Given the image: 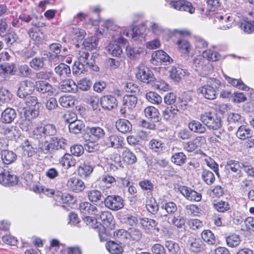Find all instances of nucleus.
Here are the masks:
<instances>
[{"instance_id":"nucleus-1","label":"nucleus","mask_w":254,"mask_h":254,"mask_svg":"<svg viewBox=\"0 0 254 254\" xmlns=\"http://www.w3.org/2000/svg\"><path fill=\"white\" fill-rule=\"evenodd\" d=\"M57 127L54 124H48L36 127L33 131L32 138L35 142L30 144L28 140L24 142L23 154L28 157L35 155L52 154L55 150L64 149L66 141L61 136H55Z\"/></svg>"},{"instance_id":"nucleus-2","label":"nucleus","mask_w":254,"mask_h":254,"mask_svg":"<svg viewBox=\"0 0 254 254\" xmlns=\"http://www.w3.org/2000/svg\"><path fill=\"white\" fill-rule=\"evenodd\" d=\"M220 85V80L211 78L208 80L207 84L197 89V92L207 99L213 100L216 98L217 91Z\"/></svg>"},{"instance_id":"nucleus-3","label":"nucleus","mask_w":254,"mask_h":254,"mask_svg":"<svg viewBox=\"0 0 254 254\" xmlns=\"http://www.w3.org/2000/svg\"><path fill=\"white\" fill-rule=\"evenodd\" d=\"M199 120L209 130H215L222 127L221 118L214 112H204L200 115Z\"/></svg>"},{"instance_id":"nucleus-4","label":"nucleus","mask_w":254,"mask_h":254,"mask_svg":"<svg viewBox=\"0 0 254 254\" xmlns=\"http://www.w3.org/2000/svg\"><path fill=\"white\" fill-rule=\"evenodd\" d=\"M225 168L234 181H239L243 176L244 174L240 169V163L238 161L228 160L225 165Z\"/></svg>"},{"instance_id":"nucleus-5","label":"nucleus","mask_w":254,"mask_h":254,"mask_svg":"<svg viewBox=\"0 0 254 254\" xmlns=\"http://www.w3.org/2000/svg\"><path fill=\"white\" fill-rule=\"evenodd\" d=\"M90 54L85 51H81L79 53V60L81 63L85 64V65L88 68L94 71H98L99 69V67L96 65V59H97L99 54L97 53H94L91 56L89 59Z\"/></svg>"},{"instance_id":"nucleus-6","label":"nucleus","mask_w":254,"mask_h":254,"mask_svg":"<svg viewBox=\"0 0 254 254\" xmlns=\"http://www.w3.org/2000/svg\"><path fill=\"white\" fill-rule=\"evenodd\" d=\"M104 203L109 209L117 211L124 206V200L119 195H110L105 197Z\"/></svg>"},{"instance_id":"nucleus-7","label":"nucleus","mask_w":254,"mask_h":254,"mask_svg":"<svg viewBox=\"0 0 254 254\" xmlns=\"http://www.w3.org/2000/svg\"><path fill=\"white\" fill-rule=\"evenodd\" d=\"M137 79L147 84H151L153 80L155 79L154 74L148 67L144 66L139 67L136 74Z\"/></svg>"},{"instance_id":"nucleus-8","label":"nucleus","mask_w":254,"mask_h":254,"mask_svg":"<svg viewBox=\"0 0 254 254\" xmlns=\"http://www.w3.org/2000/svg\"><path fill=\"white\" fill-rule=\"evenodd\" d=\"M35 84L33 82L26 79L20 83L17 95L21 98H25L30 95L34 90Z\"/></svg>"},{"instance_id":"nucleus-9","label":"nucleus","mask_w":254,"mask_h":254,"mask_svg":"<svg viewBox=\"0 0 254 254\" xmlns=\"http://www.w3.org/2000/svg\"><path fill=\"white\" fill-rule=\"evenodd\" d=\"M169 4L172 7L178 10L187 11L190 14L195 11V8L192 4L186 0H171Z\"/></svg>"},{"instance_id":"nucleus-10","label":"nucleus","mask_w":254,"mask_h":254,"mask_svg":"<svg viewBox=\"0 0 254 254\" xmlns=\"http://www.w3.org/2000/svg\"><path fill=\"white\" fill-rule=\"evenodd\" d=\"M66 186L69 190L76 193L82 192L85 189L84 182L81 179L75 177L68 179Z\"/></svg>"},{"instance_id":"nucleus-11","label":"nucleus","mask_w":254,"mask_h":254,"mask_svg":"<svg viewBox=\"0 0 254 254\" xmlns=\"http://www.w3.org/2000/svg\"><path fill=\"white\" fill-rule=\"evenodd\" d=\"M179 112L176 106H168L162 111V116L166 121L175 122L178 119Z\"/></svg>"},{"instance_id":"nucleus-12","label":"nucleus","mask_w":254,"mask_h":254,"mask_svg":"<svg viewBox=\"0 0 254 254\" xmlns=\"http://www.w3.org/2000/svg\"><path fill=\"white\" fill-rule=\"evenodd\" d=\"M87 194L90 201L96 205L102 204L104 202L105 197L100 190L93 189L88 190Z\"/></svg>"},{"instance_id":"nucleus-13","label":"nucleus","mask_w":254,"mask_h":254,"mask_svg":"<svg viewBox=\"0 0 254 254\" xmlns=\"http://www.w3.org/2000/svg\"><path fill=\"white\" fill-rule=\"evenodd\" d=\"M35 87L36 90L40 93H47L49 96L53 95L54 94L52 85L45 81H36L35 84Z\"/></svg>"},{"instance_id":"nucleus-14","label":"nucleus","mask_w":254,"mask_h":254,"mask_svg":"<svg viewBox=\"0 0 254 254\" xmlns=\"http://www.w3.org/2000/svg\"><path fill=\"white\" fill-rule=\"evenodd\" d=\"M17 176L11 175L9 172H4L0 174V184L4 186H13L18 182Z\"/></svg>"},{"instance_id":"nucleus-15","label":"nucleus","mask_w":254,"mask_h":254,"mask_svg":"<svg viewBox=\"0 0 254 254\" xmlns=\"http://www.w3.org/2000/svg\"><path fill=\"white\" fill-rule=\"evenodd\" d=\"M148 147L152 153L157 155L163 153L166 149L165 143L158 139H151L149 141Z\"/></svg>"},{"instance_id":"nucleus-16","label":"nucleus","mask_w":254,"mask_h":254,"mask_svg":"<svg viewBox=\"0 0 254 254\" xmlns=\"http://www.w3.org/2000/svg\"><path fill=\"white\" fill-rule=\"evenodd\" d=\"M100 104L103 108L111 110L117 107L118 105L116 98L112 95H105L101 97Z\"/></svg>"},{"instance_id":"nucleus-17","label":"nucleus","mask_w":254,"mask_h":254,"mask_svg":"<svg viewBox=\"0 0 254 254\" xmlns=\"http://www.w3.org/2000/svg\"><path fill=\"white\" fill-rule=\"evenodd\" d=\"M17 117L16 111L11 108H7L3 110L1 114V121L5 124H10L14 121Z\"/></svg>"},{"instance_id":"nucleus-18","label":"nucleus","mask_w":254,"mask_h":254,"mask_svg":"<svg viewBox=\"0 0 254 254\" xmlns=\"http://www.w3.org/2000/svg\"><path fill=\"white\" fill-rule=\"evenodd\" d=\"M152 60L160 64L164 63L165 64H170L173 62V59L164 51L158 50L152 55Z\"/></svg>"},{"instance_id":"nucleus-19","label":"nucleus","mask_w":254,"mask_h":254,"mask_svg":"<svg viewBox=\"0 0 254 254\" xmlns=\"http://www.w3.org/2000/svg\"><path fill=\"white\" fill-rule=\"evenodd\" d=\"M86 132L90 138L95 140L102 138L105 134L104 130L99 127H88Z\"/></svg>"},{"instance_id":"nucleus-20","label":"nucleus","mask_w":254,"mask_h":254,"mask_svg":"<svg viewBox=\"0 0 254 254\" xmlns=\"http://www.w3.org/2000/svg\"><path fill=\"white\" fill-rule=\"evenodd\" d=\"M73 115L75 119L73 120L72 118L70 120H68L69 123L68 128L70 133L76 134L81 132L84 125L81 121L76 119L77 117L75 114H73Z\"/></svg>"},{"instance_id":"nucleus-21","label":"nucleus","mask_w":254,"mask_h":254,"mask_svg":"<svg viewBox=\"0 0 254 254\" xmlns=\"http://www.w3.org/2000/svg\"><path fill=\"white\" fill-rule=\"evenodd\" d=\"M79 209L81 213L85 215H98L97 207L89 202H81L79 205Z\"/></svg>"},{"instance_id":"nucleus-22","label":"nucleus","mask_w":254,"mask_h":254,"mask_svg":"<svg viewBox=\"0 0 254 254\" xmlns=\"http://www.w3.org/2000/svg\"><path fill=\"white\" fill-rule=\"evenodd\" d=\"M59 89L64 92L75 93L77 90V85L72 80H64L60 82Z\"/></svg>"},{"instance_id":"nucleus-23","label":"nucleus","mask_w":254,"mask_h":254,"mask_svg":"<svg viewBox=\"0 0 254 254\" xmlns=\"http://www.w3.org/2000/svg\"><path fill=\"white\" fill-rule=\"evenodd\" d=\"M0 158L3 164L9 165L16 161L17 155L12 151L4 149L1 152Z\"/></svg>"},{"instance_id":"nucleus-24","label":"nucleus","mask_w":254,"mask_h":254,"mask_svg":"<svg viewBox=\"0 0 254 254\" xmlns=\"http://www.w3.org/2000/svg\"><path fill=\"white\" fill-rule=\"evenodd\" d=\"M181 192L188 200L195 201H199L201 200V195L190 188L184 187Z\"/></svg>"},{"instance_id":"nucleus-25","label":"nucleus","mask_w":254,"mask_h":254,"mask_svg":"<svg viewBox=\"0 0 254 254\" xmlns=\"http://www.w3.org/2000/svg\"><path fill=\"white\" fill-rule=\"evenodd\" d=\"M144 114L146 118L150 119L152 122L157 123L161 118L159 116L158 110L153 106H148L145 108Z\"/></svg>"},{"instance_id":"nucleus-26","label":"nucleus","mask_w":254,"mask_h":254,"mask_svg":"<svg viewBox=\"0 0 254 254\" xmlns=\"http://www.w3.org/2000/svg\"><path fill=\"white\" fill-rule=\"evenodd\" d=\"M188 127L190 131L198 134H203L206 131L205 126L196 120L191 121L189 123Z\"/></svg>"},{"instance_id":"nucleus-27","label":"nucleus","mask_w":254,"mask_h":254,"mask_svg":"<svg viewBox=\"0 0 254 254\" xmlns=\"http://www.w3.org/2000/svg\"><path fill=\"white\" fill-rule=\"evenodd\" d=\"M187 73L185 69L179 67H173L170 70V77L174 81L179 82Z\"/></svg>"},{"instance_id":"nucleus-28","label":"nucleus","mask_w":254,"mask_h":254,"mask_svg":"<svg viewBox=\"0 0 254 254\" xmlns=\"http://www.w3.org/2000/svg\"><path fill=\"white\" fill-rule=\"evenodd\" d=\"M116 127L119 131L126 133L131 131L132 125L128 120L121 119L116 122Z\"/></svg>"},{"instance_id":"nucleus-29","label":"nucleus","mask_w":254,"mask_h":254,"mask_svg":"<svg viewBox=\"0 0 254 254\" xmlns=\"http://www.w3.org/2000/svg\"><path fill=\"white\" fill-rule=\"evenodd\" d=\"M140 223L144 228L151 230H156L158 233L160 231L158 223L154 219L143 218L141 219Z\"/></svg>"},{"instance_id":"nucleus-30","label":"nucleus","mask_w":254,"mask_h":254,"mask_svg":"<svg viewBox=\"0 0 254 254\" xmlns=\"http://www.w3.org/2000/svg\"><path fill=\"white\" fill-rule=\"evenodd\" d=\"M54 71L59 76L62 78L69 76L71 73L69 66L64 63H61L56 66Z\"/></svg>"},{"instance_id":"nucleus-31","label":"nucleus","mask_w":254,"mask_h":254,"mask_svg":"<svg viewBox=\"0 0 254 254\" xmlns=\"http://www.w3.org/2000/svg\"><path fill=\"white\" fill-rule=\"evenodd\" d=\"M253 132L252 130L246 126H240L236 132L237 136L242 140L250 138L253 136Z\"/></svg>"},{"instance_id":"nucleus-32","label":"nucleus","mask_w":254,"mask_h":254,"mask_svg":"<svg viewBox=\"0 0 254 254\" xmlns=\"http://www.w3.org/2000/svg\"><path fill=\"white\" fill-rule=\"evenodd\" d=\"M137 101V98L135 95H126L123 98V106L131 110L135 107Z\"/></svg>"},{"instance_id":"nucleus-33","label":"nucleus","mask_w":254,"mask_h":254,"mask_svg":"<svg viewBox=\"0 0 254 254\" xmlns=\"http://www.w3.org/2000/svg\"><path fill=\"white\" fill-rule=\"evenodd\" d=\"M103 143L108 147L118 148L121 145L120 138L116 134H112L104 139Z\"/></svg>"},{"instance_id":"nucleus-34","label":"nucleus","mask_w":254,"mask_h":254,"mask_svg":"<svg viewBox=\"0 0 254 254\" xmlns=\"http://www.w3.org/2000/svg\"><path fill=\"white\" fill-rule=\"evenodd\" d=\"M202 242L199 239L190 238L188 240V245H190V250L194 253L202 252L203 248Z\"/></svg>"},{"instance_id":"nucleus-35","label":"nucleus","mask_w":254,"mask_h":254,"mask_svg":"<svg viewBox=\"0 0 254 254\" xmlns=\"http://www.w3.org/2000/svg\"><path fill=\"white\" fill-rule=\"evenodd\" d=\"M4 37V41L8 47L14 46L18 43V36L13 31H8Z\"/></svg>"},{"instance_id":"nucleus-36","label":"nucleus","mask_w":254,"mask_h":254,"mask_svg":"<svg viewBox=\"0 0 254 254\" xmlns=\"http://www.w3.org/2000/svg\"><path fill=\"white\" fill-rule=\"evenodd\" d=\"M145 205L147 211L152 214H156L158 211V204L155 199L152 197L146 199Z\"/></svg>"},{"instance_id":"nucleus-37","label":"nucleus","mask_w":254,"mask_h":254,"mask_svg":"<svg viewBox=\"0 0 254 254\" xmlns=\"http://www.w3.org/2000/svg\"><path fill=\"white\" fill-rule=\"evenodd\" d=\"M124 161L129 165H133L137 162L136 155L129 149L124 150L122 152Z\"/></svg>"},{"instance_id":"nucleus-38","label":"nucleus","mask_w":254,"mask_h":254,"mask_svg":"<svg viewBox=\"0 0 254 254\" xmlns=\"http://www.w3.org/2000/svg\"><path fill=\"white\" fill-rule=\"evenodd\" d=\"M186 219L185 217L180 215L175 214L169 222L171 224L178 228H184L186 225Z\"/></svg>"},{"instance_id":"nucleus-39","label":"nucleus","mask_w":254,"mask_h":254,"mask_svg":"<svg viewBox=\"0 0 254 254\" xmlns=\"http://www.w3.org/2000/svg\"><path fill=\"white\" fill-rule=\"evenodd\" d=\"M28 34L32 40L37 42L42 41L45 37L44 33L41 30L35 29L33 28H31L28 30Z\"/></svg>"},{"instance_id":"nucleus-40","label":"nucleus","mask_w":254,"mask_h":254,"mask_svg":"<svg viewBox=\"0 0 254 254\" xmlns=\"http://www.w3.org/2000/svg\"><path fill=\"white\" fill-rule=\"evenodd\" d=\"M93 171V168L83 163L79 166L77 170V174L80 177L86 178L91 174Z\"/></svg>"},{"instance_id":"nucleus-41","label":"nucleus","mask_w":254,"mask_h":254,"mask_svg":"<svg viewBox=\"0 0 254 254\" xmlns=\"http://www.w3.org/2000/svg\"><path fill=\"white\" fill-rule=\"evenodd\" d=\"M106 247L111 254H122L123 251L122 247L113 241L108 242L106 244Z\"/></svg>"},{"instance_id":"nucleus-42","label":"nucleus","mask_w":254,"mask_h":254,"mask_svg":"<svg viewBox=\"0 0 254 254\" xmlns=\"http://www.w3.org/2000/svg\"><path fill=\"white\" fill-rule=\"evenodd\" d=\"M186 155L182 152L174 153L171 157V162L178 166H182L187 160Z\"/></svg>"},{"instance_id":"nucleus-43","label":"nucleus","mask_w":254,"mask_h":254,"mask_svg":"<svg viewBox=\"0 0 254 254\" xmlns=\"http://www.w3.org/2000/svg\"><path fill=\"white\" fill-rule=\"evenodd\" d=\"M106 50L114 57H119L123 53L122 48L119 44H110L106 47Z\"/></svg>"},{"instance_id":"nucleus-44","label":"nucleus","mask_w":254,"mask_h":254,"mask_svg":"<svg viewBox=\"0 0 254 254\" xmlns=\"http://www.w3.org/2000/svg\"><path fill=\"white\" fill-rule=\"evenodd\" d=\"M202 239L208 245H214L216 240L214 234L210 230H205L201 233Z\"/></svg>"},{"instance_id":"nucleus-45","label":"nucleus","mask_w":254,"mask_h":254,"mask_svg":"<svg viewBox=\"0 0 254 254\" xmlns=\"http://www.w3.org/2000/svg\"><path fill=\"white\" fill-rule=\"evenodd\" d=\"M102 221L103 223L106 226H110L112 223L113 220V216L112 213L109 211H102L101 212L98 211V215Z\"/></svg>"},{"instance_id":"nucleus-46","label":"nucleus","mask_w":254,"mask_h":254,"mask_svg":"<svg viewBox=\"0 0 254 254\" xmlns=\"http://www.w3.org/2000/svg\"><path fill=\"white\" fill-rule=\"evenodd\" d=\"M44 59V57L33 58L29 62L30 67L35 70H39L43 68L45 65Z\"/></svg>"},{"instance_id":"nucleus-47","label":"nucleus","mask_w":254,"mask_h":254,"mask_svg":"<svg viewBox=\"0 0 254 254\" xmlns=\"http://www.w3.org/2000/svg\"><path fill=\"white\" fill-rule=\"evenodd\" d=\"M226 80L233 86L237 87L239 89H242L244 90H248L249 87L246 85L242 81L233 78L227 75H225Z\"/></svg>"},{"instance_id":"nucleus-48","label":"nucleus","mask_w":254,"mask_h":254,"mask_svg":"<svg viewBox=\"0 0 254 254\" xmlns=\"http://www.w3.org/2000/svg\"><path fill=\"white\" fill-rule=\"evenodd\" d=\"M165 247L167 248L170 254H179L181 249L178 243L173 241H167Z\"/></svg>"},{"instance_id":"nucleus-49","label":"nucleus","mask_w":254,"mask_h":254,"mask_svg":"<svg viewBox=\"0 0 254 254\" xmlns=\"http://www.w3.org/2000/svg\"><path fill=\"white\" fill-rule=\"evenodd\" d=\"M17 74L22 77H30L32 75V69L26 64L19 66L17 70Z\"/></svg>"},{"instance_id":"nucleus-50","label":"nucleus","mask_w":254,"mask_h":254,"mask_svg":"<svg viewBox=\"0 0 254 254\" xmlns=\"http://www.w3.org/2000/svg\"><path fill=\"white\" fill-rule=\"evenodd\" d=\"M126 50L127 56L133 60L138 58L140 54L143 52L142 49L138 47L127 46Z\"/></svg>"},{"instance_id":"nucleus-51","label":"nucleus","mask_w":254,"mask_h":254,"mask_svg":"<svg viewBox=\"0 0 254 254\" xmlns=\"http://www.w3.org/2000/svg\"><path fill=\"white\" fill-rule=\"evenodd\" d=\"M201 177L203 181L208 185L212 184L215 180L214 174L206 169L202 171Z\"/></svg>"},{"instance_id":"nucleus-52","label":"nucleus","mask_w":254,"mask_h":254,"mask_svg":"<svg viewBox=\"0 0 254 254\" xmlns=\"http://www.w3.org/2000/svg\"><path fill=\"white\" fill-rule=\"evenodd\" d=\"M200 144V141L199 138H195L192 140L188 141L184 145L185 149L188 152H192L197 149Z\"/></svg>"},{"instance_id":"nucleus-53","label":"nucleus","mask_w":254,"mask_h":254,"mask_svg":"<svg viewBox=\"0 0 254 254\" xmlns=\"http://www.w3.org/2000/svg\"><path fill=\"white\" fill-rule=\"evenodd\" d=\"M227 120L229 125H236L237 126L241 124L243 121L241 115L235 113H230L228 116Z\"/></svg>"},{"instance_id":"nucleus-54","label":"nucleus","mask_w":254,"mask_h":254,"mask_svg":"<svg viewBox=\"0 0 254 254\" xmlns=\"http://www.w3.org/2000/svg\"><path fill=\"white\" fill-rule=\"evenodd\" d=\"M128 239L138 241L142 237L141 231L135 228H129L127 231Z\"/></svg>"},{"instance_id":"nucleus-55","label":"nucleus","mask_w":254,"mask_h":254,"mask_svg":"<svg viewBox=\"0 0 254 254\" xmlns=\"http://www.w3.org/2000/svg\"><path fill=\"white\" fill-rule=\"evenodd\" d=\"M121 220L122 222L130 226H134L138 221L137 217L131 214L121 216Z\"/></svg>"},{"instance_id":"nucleus-56","label":"nucleus","mask_w":254,"mask_h":254,"mask_svg":"<svg viewBox=\"0 0 254 254\" xmlns=\"http://www.w3.org/2000/svg\"><path fill=\"white\" fill-rule=\"evenodd\" d=\"M203 58H206L209 61L215 62L218 61L220 58V55L216 52L210 50H206L202 53Z\"/></svg>"},{"instance_id":"nucleus-57","label":"nucleus","mask_w":254,"mask_h":254,"mask_svg":"<svg viewBox=\"0 0 254 254\" xmlns=\"http://www.w3.org/2000/svg\"><path fill=\"white\" fill-rule=\"evenodd\" d=\"M213 205L214 208L220 212H225L230 209L229 203L222 200L213 203Z\"/></svg>"},{"instance_id":"nucleus-58","label":"nucleus","mask_w":254,"mask_h":254,"mask_svg":"<svg viewBox=\"0 0 254 254\" xmlns=\"http://www.w3.org/2000/svg\"><path fill=\"white\" fill-rule=\"evenodd\" d=\"M161 208L166 211L167 214L164 216H167L168 214H174L178 209L176 204L172 201L166 202L165 205L161 206Z\"/></svg>"},{"instance_id":"nucleus-59","label":"nucleus","mask_w":254,"mask_h":254,"mask_svg":"<svg viewBox=\"0 0 254 254\" xmlns=\"http://www.w3.org/2000/svg\"><path fill=\"white\" fill-rule=\"evenodd\" d=\"M98 40L96 37H92L90 39H86L83 42V46L87 50H91L97 47Z\"/></svg>"},{"instance_id":"nucleus-60","label":"nucleus","mask_w":254,"mask_h":254,"mask_svg":"<svg viewBox=\"0 0 254 254\" xmlns=\"http://www.w3.org/2000/svg\"><path fill=\"white\" fill-rule=\"evenodd\" d=\"M239 27L246 33L250 34L254 32V25L250 19H247V20L241 22Z\"/></svg>"},{"instance_id":"nucleus-61","label":"nucleus","mask_w":254,"mask_h":254,"mask_svg":"<svg viewBox=\"0 0 254 254\" xmlns=\"http://www.w3.org/2000/svg\"><path fill=\"white\" fill-rule=\"evenodd\" d=\"M146 99L148 101L156 104H159L162 102L161 97L154 92H149L146 94Z\"/></svg>"},{"instance_id":"nucleus-62","label":"nucleus","mask_w":254,"mask_h":254,"mask_svg":"<svg viewBox=\"0 0 254 254\" xmlns=\"http://www.w3.org/2000/svg\"><path fill=\"white\" fill-rule=\"evenodd\" d=\"M59 102L64 108H70L74 106V100L69 96H62L59 99Z\"/></svg>"},{"instance_id":"nucleus-63","label":"nucleus","mask_w":254,"mask_h":254,"mask_svg":"<svg viewBox=\"0 0 254 254\" xmlns=\"http://www.w3.org/2000/svg\"><path fill=\"white\" fill-rule=\"evenodd\" d=\"M226 240L227 245L232 248L239 245L241 241L239 236L236 234L228 236Z\"/></svg>"},{"instance_id":"nucleus-64","label":"nucleus","mask_w":254,"mask_h":254,"mask_svg":"<svg viewBox=\"0 0 254 254\" xmlns=\"http://www.w3.org/2000/svg\"><path fill=\"white\" fill-rule=\"evenodd\" d=\"M98 161V157L97 156L88 155L85 156L83 163L94 169L96 166Z\"/></svg>"}]
</instances>
